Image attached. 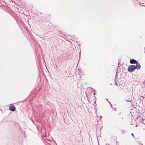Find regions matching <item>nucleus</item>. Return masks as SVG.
<instances>
[{"label": "nucleus", "mask_w": 145, "mask_h": 145, "mask_svg": "<svg viewBox=\"0 0 145 145\" xmlns=\"http://www.w3.org/2000/svg\"><path fill=\"white\" fill-rule=\"evenodd\" d=\"M135 69V66L134 65H129L128 68L129 71L131 72H133Z\"/></svg>", "instance_id": "f257e3e1"}, {"label": "nucleus", "mask_w": 145, "mask_h": 145, "mask_svg": "<svg viewBox=\"0 0 145 145\" xmlns=\"http://www.w3.org/2000/svg\"><path fill=\"white\" fill-rule=\"evenodd\" d=\"M9 109L11 111H14L16 110V108L13 104H11L9 105Z\"/></svg>", "instance_id": "f03ea898"}, {"label": "nucleus", "mask_w": 145, "mask_h": 145, "mask_svg": "<svg viewBox=\"0 0 145 145\" xmlns=\"http://www.w3.org/2000/svg\"><path fill=\"white\" fill-rule=\"evenodd\" d=\"M130 62L131 64H136L137 61L134 59H131L130 60Z\"/></svg>", "instance_id": "7ed1b4c3"}, {"label": "nucleus", "mask_w": 145, "mask_h": 145, "mask_svg": "<svg viewBox=\"0 0 145 145\" xmlns=\"http://www.w3.org/2000/svg\"><path fill=\"white\" fill-rule=\"evenodd\" d=\"M136 64V65L135 66V69H139L140 68V65L137 62Z\"/></svg>", "instance_id": "20e7f679"}, {"label": "nucleus", "mask_w": 145, "mask_h": 145, "mask_svg": "<svg viewBox=\"0 0 145 145\" xmlns=\"http://www.w3.org/2000/svg\"><path fill=\"white\" fill-rule=\"evenodd\" d=\"M131 135H132L133 137H134V135H133V133H131Z\"/></svg>", "instance_id": "39448f33"}]
</instances>
